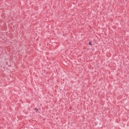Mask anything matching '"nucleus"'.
<instances>
[{"label":"nucleus","mask_w":129,"mask_h":129,"mask_svg":"<svg viewBox=\"0 0 129 129\" xmlns=\"http://www.w3.org/2000/svg\"><path fill=\"white\" fill-rule=\"evenodd\" d=\"M89 45H90V46H92V43H91V42H90L89 43Z\"/></svg>","instance_id":"nucleus-1"},{"label":"nucleus","mask_w":129,"mask_h":129,"mask_svg":"<svg viewBox=\"0 0 129 129\" xmlns=\"http://www.w3.org/2000/svg\"><path fill=\"white\" fill-rule=\"evenodd\" d=\"M35 110H36V112H37V111H38V109L37 108H35Z\"/></svg>","instance_id":"nucleus-2"}]
</instances>
